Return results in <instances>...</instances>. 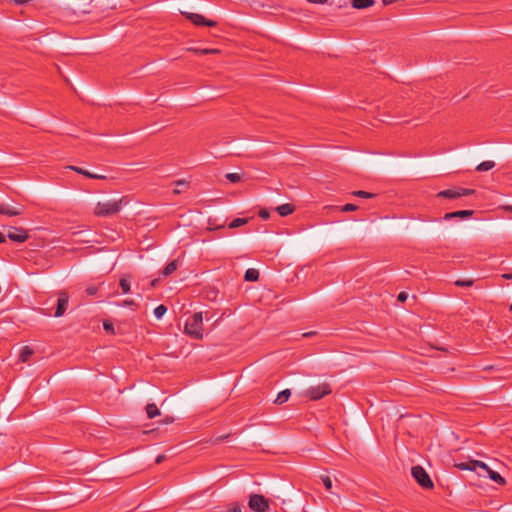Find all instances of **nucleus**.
Segmentation results:
<instances>
[{
    "label": "nucleus",
    "instance_id": "obj_53",
    "mask_svg": "<svg viewBox=\"0 0 512 512\" xmlns=\"http://www.w3.org/2000/svg\"><path fill=\"white\" fill-rule=\"evenodd\" d=\"M79 241H81V242H85V243H88V242H89V240H82V239H80Z\"/></svg>",
    "mask_w": 512,
    "mask_h": 512
},
{
    "label": "nucleus",
    "instance_id": "obj_41",
    "mask_svg": "<svg viewBox=\"0 0 512 512\" xmlns=\"http://www.w3.org/2000/svg\"><path fill=\"white\" fill-rule=\"evenodd\" d=\"M166 459V456L164 454H160L156 457L155 463L160 464Z\"/></svg>",
    "mask_w": 512,
    "mask_h": 512
},
{
    "label": "nucleus",
    "instance_id": "obj_12",
    "mask_svg": "<svg viewBox=\"0 0 512 512\" xmlns=\"http://www.w3.org/2000/svg\"><path fill=\"white\" fill-rule=\"evenodd\" d=\"M69 169H71L87 178H90V179H106V177L103 175L90 173L89 171H87L81 167H78V166H69Z\"/></svg>",
    "mask_w": 512,
    "mask_h": 512
},
{
    "label": "nucleus",
    "instance_id": "obj_18",
    "mask_svg": "<svg viewBox=\"0 0 512 512\" xmlns=\"http://www.w3.org/2000/svg\"><path fill=\"white\" fill-rule=\"evenodd\" d=\"M145 410L147 413V417L149 419H153L154 417L160 415V411H159L158 407L156 406V404H154V403L147 404L145 407Z\"/></svg>",
    "mask_w": 512,
    "mask_h": 512
},
{
    "label": "nucleus",
    "instance_id": "obj_14",
    "mask_svg": "<svg viewBox=\"0 0 512 512\" xmlns=\"http://www.w3.org/2000/svg\"><path fill=\"white\" fill-rule=\"evenodd\" d=\"M178 268V260H172L170 263H168L165 268L161 271V275L163 277H168L173 272H175Z\"/></svg>",
    "mask_w": 512,
    "mask_h": 512
},
{
    "label": "nucleus",
    "instance_id": "obj_49",
    "mask_svg": "<svg viewBox=\"0 0 512 512\" xmlns=\"http://www.w3.org/2000/svg\"><path fill=\"white\" fill-rule=\"evenodd\" d=\"M312 334H314V332L305 333V334H303V336L308 337V336H311Z\"/></svg>",
    "mask_w": 512,
    "mask_h": 512
},
{
    "label": "nucleus",
    "instance_id": "obj_10",
    "mask_svg": "<svg viewBox=\"0 0 512 512\" xmlns=\"http://www.w3.org/2000/svg\"><path fill=\"white\" fill-rule=\"evenodd\" d=\"M23 213L22 207H10L5 204L0 205V214L7 215V216H18Z\"/></svg>",
    "mask_w": 512,
    "mask_h": 512
},
{
    "label": "nucleus",
    "instance_id": "obj_48",
    "mask_svg": "<svg viewBox=\"0 0 512 512\" xmlns=\"http://www.w3.org/2000/svg\"><path fill=\"white\" fill-rule=\"evenodd\" d=\"M503 209H504L505 211L512 212V206H511V205L503 206Z\"/></svg>",
    "mask_w": 512,
    "mask_h": 512
},
{
    "label": "nucleus",
    "instance_id": "obj_16",
    "mask_svg": "<svg viewBox=\"0 0 512 512\" xmlns=\"http://www.w3.org/2000/svg\"><path fill=\"white\" fill-rule=\"evenodd\" d=\"M374 4V0H352L351 5L355 9H364L372 6Z\"/></svg>",
    "mask_w": 512,
    "mask_h": 512
},
{
    "label": "nucleus",
    "instance_id": "obj_52",
    "mask_svg": "<svg viewBox=\"0 0 512 512\" xmlns=\"http://www.w3.org/2000/svg\"><path fill=\"white\" fill-rule=\"evenodd\" d=\"M82 232H74L73 235L74 236H79Z\"/></svg>",
    "mask_w": 512,
    "mask_h": 512
},
{
    "label": "nucleus",
    "instance_id": "obj_24",
    "mask_svg": "<svg viewBox=\"0 0 512 512\" xmlns=\"http://www.w3.org/2000/svg\"><path fill=\"white\" fill-rule=\"evenodd\" d=\"M454 284L458 287H471L474 284L473 279H458L454 282Z\"/></svg>",
    "mask_w": 512,
    "mask_h": 512
},
{
    "label": "nucleus",
    "instance_id": "obj_44",
    "mask_svg": "<svg viewBox=\"0 0 512 512\" xmlns=\"http://www.w3.org/2000/svg\"><path fill=\"white\" fill-rule=\"evenodd\" d=\"M7 234L0 232V244L6 241Z\"/></svg>",
    "mask_w": 512,
    "mask_h": 512
},
{
    "label": "nucleus",
    "instance_id": "obj_21",
    "mask_svg": "<svg viewBox=\"0 0 512 512\" xmlns=\"http://www.w3.org/2000/svg\"><path fill=\"white\" fill-rule=\"evenodd\" d=\"M494 166H495V162L488 160V161H484V162L480 163L476 167V170L479 172L489 171L492 168H494Z\"/></svg>",
    "mask_w": 512,
    "mask_h": 512
},
{
    "label": "nucleus",
    "instance_id": "obj_39",
    "mask_svg": "<svg viewBox=\"0 0 512 512\" xmlns=\"http://www.w3.org/2000/svg\"><path fill=\"white\" fill-rule=\"evenodd\" d=\"M259 216H260L262 219H265V220H266V219H268V218H269L270 214H269V212H268L266 209H261V210L259 211Z\"/></svg>",
    "mask_w": 512,
    "mask_h": 512
},
{
    "label": "nucleus",
    "instance_id": "obj_6",
    "mask_svg": "<svg viewBox=\"0 0 512 512\" xmlns=\"http://www.w3.org/2000/svg\"><path fill=\"white\" fill-rule=\"evenodd\" d=\"M7 238L11 241L23 243L28 240V231L22 227H10L7 232Z\"/></svg>",
    "mask_w": 512,
    "mask_h": 512
},
{
    "label": "nucleus",
    "instance_id": "obj_31",
    "mask_svg": "<svg viewBox=\"0 0 512 512\" xmlns=\"http://www.w3.org/2000/svg\"><path fill=\"white\" fill-rule=\"evenodd\" d=\"M321 481H322L323 485L325 486L326 490L330 491L332 489V481L329 476L322 475Z\"/></svg>",
    "mask_w": 512,
    "mask_h": 512
},
{
    "label": "nucleus",
    "instance_id": "obj_36",
    "mask_svg": "<svg viewBox=\"0 0 512 512\" xmlns=\"http://www.w3.org/2000/svg\"><path fill=\"white\" fill-rule=\"evenodd\" d=\"M196 53L200 54H210V53H218L217 49H192Z\"/></svg>",
    "mask_w": 512,
    "mask_h": 512
},
{
    "label": "nucleus",
    "instance_id": "obj_43",
    "mask_svg": "<svg viewBox=\"0 0 512 512\" xmlns=\"http://www.w3.org/2000/svg\"><path fill=\"white\" fill-rule=\"evenodd\" d=\"M339 8L341 7H344V6H347V0H340L337 4H336Z\"/></svg>",
    "mask_w": 512,
    "mask_h": 512
},
{
    "label": "nucleus",
    "instance_id": "obj_51",
    "mask_svg": "<svg viewBox=\"0 0 512 512\" xmlns=\"http://www.w3.org/2000/svg\"><path fill=\"white\" fill-rule=\"evenodd\" d=\"M177 184H178L179 186H182V184H185V182H184V181H177Z\"/></svg>",
    "mask_w": 512,
    "mask_h": 512
},
{
    "label": "nucleus",
    "instance_id": "obj_55",
    "mask_svg": "<svg viewBox=\"0 0 512 512\" xmlns=\"http://www.w3.org/2000/svg\"><path fill=\"white\" fill-rule=\"evenodd\" d=\"M509 310H510V311H512V302H511V305H510V307H509Z\"/></svg>",
    "mask_w": 512,
    "mask_h": 512
},
{
    "label": "nucleus",
    "instance_id": "obj_20",
    "mask_svg": "<svg viewBox=\"0 0 512 512\" xmlns=\"http://www.w3.org/2000/svg\"><path fill=\"white\" fill-rule=\"evenodd\" d=\"M32 354L33 350L29 346H24L21 350L19 359L21 362H27Z\"/></svg>",
    "mask_w": 512,
    "mask_h": 512
},
{
    "label": "nucleus",
    "instance_id": "obj_38",
    "mask_svg": "<svg viewBox=\"0 0 512 512\" xmlns=\"http://www.w3.org/2000/svg\"><path fill=\"white\" fill-rule=\"evenodd\" d=\"M407 298H408V294L406 292L402 291L398 294L397 300L399 302H405L407 300Z\"/></svg>",
    "mask_w": 512,
    "mask_h": 512
},
{
    "label": "nucleus",
    "instance_id": "obj_45",
    "mask_svg": "<svg viewBox=\"0 0 512 512\" xmlns=\"http://www.w3.org/2000/svg\"><path fill=\"white\" fill-rule=\"evenodd\" d=\"M504 279L510 280L512 279V273H506L501 276Z\"/></svg>",
    "mask_w": 512,
    "mask_h": 512
},
{
    "label": "nucleus",
    "instance_id": "obj_9",
    "mask_svg": "<svg viewBox=\"0 0 512 512\" xmlns=\"http://www.w3.org/2000/svg\"><path fill=\"white\" fill-rule=\"evenodd\" d=\"M474 214L473 210H459L454 212H448L444 215V220H451L453 218L466 219L470 218Z\"/></svg>",
    "mask_w": 512,
    "mask_h": 512
},
{
    "label": "nucleus",
    "instance_id": "obj_34",
    "mask_svg": "<svg viewBox=\"0 0 512 512\" xmlns=\"http://www.w3.org/2000/svg\"><path fill=\"white\" fill-rule=\"evenodd\" d=\"M474 193H475L474 189H468V188L459 187L460 197H462V196H469V195H472Z\"/></svg>",
    "mask_w": 512,
    "mask_h": 512
},
{
    "label": "nucleus",
    "instance_id": "obj_46",
    "mask_svg": "<svg viewBox=\"0 0 512 512\" xmlns=\"http://www.w3.org/2000/svg\"><path fill=\"white\" fill-rule=\"evenodd\" d=\"M159 283V279H153L150 283V286L151 287H156Z\"/></svg>",
    "mask_w": 512,
    "mask_h": 512
},
{
    "label": "nucleus",
    "instance_id": "obj_5",
    "mask_svg": "<svg viewBox=\"0 0 512 512\" xmlns=\"http://www.w3.org/2000/svg\"><path fill=\"white\" fill-rule=\"evenodd\" d=\"M248 506L254 512H267L270 508L269 500L264 495L256 493L249 496Z\"/></svg>",
    "mask_w": 512,
    "mask_h": 512
},
{
    "label": "nucleus",
    "instance_id": "obj_30",
    "mask_svg": "<svg viewBox=\"0 0 512 512\" xmlns=\"http://www.w3.org/2000/svg\"><path fill=\"white\" fill-rule=\"evenodd\" d=\"M226 179L232 183H238L241 181V175L238 173H228Z\"/></svg>",
    "mask_w": 512,
    "mask_h": 512
},
{
    "label": "nucleus",
    "instance_id": "obj_25",
    "mask_svg": "<svg viewBox=\"0 0 512 512\" xmlns=\"http://www.w3.org/2000/svg\"><path fill=\"white\" fill-rule=\"evenodd\" d=\"M166 311H167V307L165 305L161 304L154 309V315L157 319H160L166 313Z\"/></svg>",
    "mask_w": 512,
    "mask_h": 512
},
{
    "label": "nucleus",
    "instance_id": "obj_35",
    "mask_svg": "<svg viewBox=\"0 0 512 512\" xmlns=\"http://www.w3.org/2000/svg\"><path fill=\"white\" fill-rule=\"evenodd\" d=\"M357 209H358L357 205H355V204H351V203L345 204V205L342 207V211H343V212H352V211H355V210H357Z\"/></svg>",
    "mask_w": 512,
    "mask_h": 512
},
{
    "label": "nucleus",
    "instance_id": "obj_54",
    "mask_svg": "<svg viewBox=\"0 0 512 512\" xmlns=\"http://www.w3.org/2000/svg\"><path fill=\"white\" fill-rule=\"evenodd\" d=\"M75 52L76 53H81L80 49H77V48L75 49Z\"/></svg>",
    "mask_w": 512,
    "mask_h": 512
},
{
    "label": "nucleus",
    "instance_id": "obj_13",
    "mask_svg": "<svg viewBox=\"0 0 512 512\" xmlns=\"http://www.w3.org/2000/svg\"><path fill=\"white\" fill-rule=\"evenodd\" d=\"M294 210H295L294 205L289 204V203L282 204L276 208L277 213L282 217L292 214L294 212Z\"/></svg>",
    "mask_w": 512,
    "mask_h": 512
},
{
    "label": "nucleus",
    "instance_id": "obj_37",
    "mask_svg": "<svg viewBox=\"0 0 512 512\" xmlns=\"http://www.w3.org/2000/svg\"><path fill=\"white\" fill-rule=\"evenodd\" d=\"M98 291V287L97 286H89L86 288V293L89 295V296H93L97 293Z\"/></svg>",
    "mask_w": 512,
    "mask_h": 512
},
{
    "label": "nucleus",
    "instance_id": "obj_22",
    "mask_svg": "<svg viewBox=\"0 0 512 512\" xmlns=\"http://www.w3.org/2000/svg\"><path fill=\"white\" fill-rule=\"evenodd\" d=\"M248 222H249V218H236L229 223L228 227L230 229H234V228L240 227L242 225H245Z\"/></svg>",
    "mask_w": 512,
    "mask_h": 512
},
{
    "label": "nucleus",
    "instance_id": "obj_8",
    "mask_svg": "<svg viewBox=\"0 0 512 512\" xmlns=\"http://www.w3.org/2000/svg\"><path fill=\"white\" fill-rule=\"evenodd\" d=\"M186 18L198 27H200V26L215 27L216 26L215 21L206 19L203 15L198 14V13H186Z\"/></svg>",
    "mask_w": 512,
    "mask_h": 512
},
{
    "label": "nucleus",
    "instance_id": "obj_50",
    "mask_svg": "<svg viewBox=\"0 0 512 512\" xmlns=\"http://www.w3.org/2000/svg\"><path fill=\"white\" fill-rule=\"evenodd\" d=\"M177 184H178L179 186H182V184H185V182H184V181H177Z\"/></svg>",
    "mask_w": 512,
    "mask_h": 512
},
{
    "label": "nucleus",
    "instance_id": "obj_2",
    "mask_svg": "<svg viewBox=\"0 0 512 512\" xmlns=\"http://www.w3.org/2000/svg\"><path fill=\"white\" fill-rule=\"evenodd\" d=\"M202 321V313H194L185 324V333L194 339H201L203 337Z\"/></svg>",
    "mask_w": 512,
    "mask_h": 512
},
{
    "label": "nucleus",
    "instance_id": "obj_23",
    "mask_svg": "<svg viewBox=\"0 0 512 512\" xmlns=\"http://www.w3.org/2000/svg\"><path fill=\"white\" fill-rule=\"evenodd\" d=\"M119 286L121 287L123 294L129 293L131 290L130 281L125 277L120 278Z\"/></svg>",
    "mask_w": 512,
    "mask_h": 512
},
{
    "label": "nucleus",
    "instance_id": "obj_4",
    "mask_svg": "<svg viewBox=\"0 0 512 512\" xmlns=\"http://www.w3.org/2000/svg\"><path fill=\"white\" fill-rule=\"evenodd\" d=\"M411 475L422 488L432 489L434 487L433 481L422 466H413L411 468Z\"/></svg>",
    "mask_w": 512,
    "mask_h": 512
},
{
    "label": "nucleus",
    "instance_id": "obj_11",
    "mask_svg": "<svg viewBox=\"0 0 512 512\" xmlns=\"http://www.w3.org/2000/svg\"><path fill=\"white\" fill-rule=\"evenodd\" d=\"M439 198L456 199L460 197L459 187L453 189L442 190L436 195Z\"/></svg>",
    "mask_w": 512,
    "mask_h": 512
},
{
    "label": "nucleus",
    "instance_id": "obj_28",
    "mask_svg": "<svg viewBox=\"0 0 512 512\" xmlns=\"http://www.w3.org/2000/svg\"><path fill=\"white\" fill-rule=\"evenodd\" d=\"M454 466L456 468L460 469V470H471V471H473V467L471 466V460L469 462L455 463Z\"/></svg>",
    "mask_w": 512,
    "mask_h": 512
},
{
    "label": "nucleus",
    "instance_id": "obj_32",
    "mask_svg": "<svg viewBox=\"0 0 512 512\" xmlns=\"http://www.w3.org/2000/svg\"><path fill=\"white\" fill-rule=\"evenodd\" d=\"M353 195L357 196V197H361V198H373L374 197V194L366 192V191H362V190L354 191Z\"/></svg>",
    "mask_w": 512,
    "mask_h": 512
},
{
    "label": "nucleus",
    "instance_id": "obj_17",
    "mask_svg": "<svg viewBox=\"0 0 512 512\" xmlns=\"http://www.w3.org/2000/svg\"><path fill=\"white\" fill-rule=\"evenodd\" d=\"M489 478L491 480H493L494 482H496L497 484L499 485H505L506 484V480L496 471L492 470L489 468V470L486 471Z\"/></svg>",
    "mask_w": 512,
    "mask_h": 512
},
{
    "label": "nucleus",
    "instance_id": "obj_40",
    "mask_svg": "<svg viewBox=\"0 0 512 512\" xmlns=\"http://www.w3.org/2000/svg\"><path fill=\"white\" fill-rule=\"evenodd\" d=\"M123 306H134V307H137L138 305L134 302V300H124L123 303L121 304Z\"/></svg>",
    "mask_w": 512,
    "mask_h": 512
},
{
    "label": "nucleus",
    "instance_id": "obj_7",
    "mask_svg": "<svg viewBox=\"0 0 512 512\" xmlns=\"http://www.w3.org/2000/svg\"><path fill=\"white\" fill-rule=\"evenodd\" d=\"M69 305V294L66 291L58 293L57 306L54 312L55 317H61L65 314Z\"/></svg>",
    "mask_w": 512,
    "mask_h": 512
},
{
    "label": "nucleus",
    "instance_id": "obj_42",
    "mask_svg": "<svg viewBox=\"0 0 512 512\" xmlns=\"http://www.w3.org/2000/svg\"><path fill=\"white\" fill-rule=\"evenodd\" d=\"M307 1L310 3H313V4H325L328 2V0H307Z\"/></svg>",
    "mask_w": 512,
    "mask_h": 512
},
{
    "label": "nucleus",
    "instance_id": "obj_33",
    "mask_svg": "<svg viewBox=\"0 0 512 512\" xmlns=\"http://www.w3.org/2000/svg\"><path fill=\"white\" fill-rule=\"evenodd\" d=\"M103 328L104 330L109 333V334H114L115 331H114V325L112 322L110 321H104L103 322Z\"/></svg>",
    "mask_w": 512,
    "mask_h": 512
},
{
    "label": "nucleus",
    "instance_id": "obj_1",
    "mask_svg": "<svg viewBox=\"0 0 512 512\" xmlns=\"http://www.w3.org/2000/svg\"><path fill=\"white\" fill-rule=\"evenodd\" d=\"M124 199L125 198L98 202L95 207L94 214L98 217H108L115 215L121 210Z\"/></svg>",
    "mask_w": 512,
    "mask_h": 512
},
{
    "label": "nucleus",
    "instance_id": "obj_26",
    "mask_svg": "<svg viewBox=\"0 0 512 512\" xmlns=\"http://www.w3.org/2000/svg\"><path fill=\"white\" fill-rule=\"evenodd\" d=\"M471 466L473 467V471L476 469V467H479L485 471L489 470V466L486 463L478 460H471Z\"/></svg>",
    "mask_w": 512,
    "mask_h": 512
},
{
    "label": "nucleus",
    "instance_id": "obj_27",
    "mask_svg": "<svg viewBox=\"0 0 512 512\" xmlns=\"http://www.w3.org/2000/svg\"><path fill=\"white\" fill-rule=\"evenodd\" d=\"M225 226H226L225 221L222 224H216L211 218L209 219L208 230H210V231L217 230V229H222Z\"/></svg>",
    "mask_w": 512,
    "mask_h": 512
},
{
    "label": "nucleus",
    "instance_id": "obj_3",
    "mask_svg": "<svg viewBox=\"0 0 512 512\" xmlns=\"http://www.w3.org/2000/svg\"><path fill=\"white\" fill-rule=\"evenodd\" d=\"M331 393H332L331 385L327 382H323L321 384H318L316 386H312V387L308 388L305 391L304 395L310 401H317L327 395H330Z\"/></svg>",
    "mask_w": 512,
    "mask_h": 512
},
{
    "label": "nucleus",
    "instance_id": "obj_29",
    "mask_svg": "<svg viewBox=\"0 0 512 512\" xmlns=\"http://www.w3.org/2000/svg\"><path fill=\"white\" fill-rule=\"evenodd\" d=\"M227 512H242V506L238 502H232L228 505Z\"/></svg>",
    "mask_w": 512,
    "mask_h": 512
},
{
    "label": "nucleus",
    "instance_id": "obj_47",
    "mask_svg": "<svg viewBox=\"0 0 512 512\" xmlns=\"http://www.w3.org/2000/svg\"><path fill=\"white\" fill-rule=\"evenodd\" d=\"M173 421H174V419H173L172 417H169V416H167V417L163 420V422H164V423H172Z\"/></svg>",
    "mask_w": 512,
    "mask_h": 512
},
{
    "label": "nucleus",
    "instance_id": "obj_15",
    "mask_svg": "<svg viewBox=\"0 0 512 512\" xmlns=\"http://www.w3.org/2000/svg\"><path fill=\"white\" fill-rule=\"evenodd\" d=\"M291 396L290 389L282 390L278 393L276 399L274 400L275 404L281 405L288 401L289 397Z\"/></svg>",
    "mask_w": 512,
    "mask_h": 512
},
{
    "label": "nucleus",
    "instance_id": "obj_19",
    "mask_svg": "<svg viewBox=\"0 0 512 512\" xmlns=\"http://www.w3.org/2000/svg\"><path fill=\"white\" fill-rule=\"evenodd\" d=\"M244 278L246 281H257L259 279V271L253 268L247 269Z\"/></svg>",
    "mask_w": 512,
    "mask_h": 512
}]
</instances>
